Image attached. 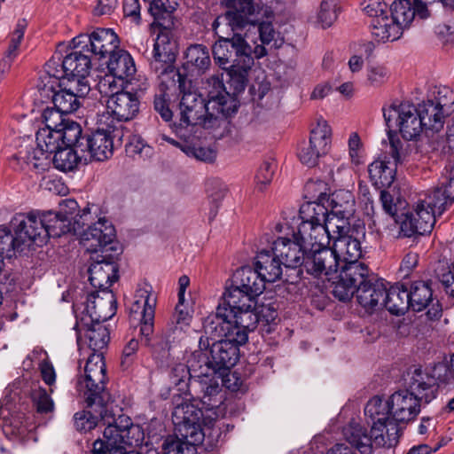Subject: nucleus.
Wrapping results in <instances>:
<instances>
[{"label": "nucleus", "instance_id": "nucleus-56", "mask_svg": "<svg viewBox=\"0 0 454 454\" xmlns=\"http://www.w3.org/2000/svg\"><path fill=\"white\" fill-rule=\"evenodd\" d=\"M449 115L454 111V91L447 86L435 87L433 98L428 99Z\"/></svg>", "mask_w": 454, "mask_h": 454}, {"label": "nucleus", "instance_id": "nucleus-14", "mask_svg": "<svg viewBox=\"0 0 454 454\" xmlns=\"http://www.w3.org/2000/svg\"><path fill=\"white\" fill-rule=\"evenodd\" d=\"M157 299L150 286L138 288L129 308V317L132 325L140 326V334L149 340L153 332V322Z\"/></svg>", "mask_w": 454, "mask_h": 454}, {"label": "nucleus", "instance_id": "nucleus-27", "mask_svg": "<svg viewBox=\"0 0 454 454\" xmlns=\"http://www.w3.org/2000/svg\"><path fill=\"white\" fill-rule=\"evenodd\" d=\"M388 402L395 424H408L419 415L420 400L408 390H399L392 394Z\"/></svg>", "mask_w": 454, "mask_h": 454}, {"label": "nucleus", "instance_id": "nucleus-37", "mask_svg": "<svg viewBox=\"0 0 454 454\" xmlns=\"http://www.w3.org/2000/svg\"><path fill=\"white\" fill-rule=\"evenodd\" d=\"M232 284L244 293L259 296L265 290L266 283L254 268L244 266L237 270L232 277Z\"/></svg>", "mask_w": 454, "mask_h": 454}, {"label": "nucleus", "instance_id": "nucleus-30", "mask_svg": "<svg viewBox=\"0 0 454 454\" xmlns=\"http://www.w3.org/2000/svg\"><path fill=\"white\" fill-rule=\"evenodd\" d=\"M110 129V126L106 129L104 128L98 129L86 138V143L83 144L81 151H87L90 159L97 161H104L109 159L114 153V142Z\"/></svg>", "mask_w": 454, "mask_h": 454}, {"label": "nucleus", "instance_id": "nucleus-3", "mask_svg": "<svg viewBox=\"0 0 454 454\" xmlns=\"http://www.w3.org/2000/svg\"><path fill=\"white\" fill-rule=\"evenodd\" d=\"M327 215L328 209L323 204L307 202L301 207L299 215L291 212L288 217L276 223L274 231L292 237L296 233L309 250L324 247L333 241L336 232L346 228L343 220Z\"/></svg>", "mask_w": 454, "mask_h": 454}, {"label": "nucleus", "instance_id": "nucleus-47", "mask_svg": "<svg viewBox=\"0 0 454 454\" xmlns=\"http://www.w3.org/2000/svg\"><path fill=\"white\" fill-rule=\"evenodd\" d=\"M256 297L258 296L244 293L242 289L231 284L224 294V303L223 305H225V307L228 308L229 313L231 314L233 310L254 307V300Z\"/></svg>", "mask_w": 454, "mask_h": 454}, {"label": "nucleus", "instance_id": "nucleus-60", "mask_svg": "<svg viewBox=\"0 0 454 454\" xmlns=\"http://www.w3.org/2000/svg\"><path fill=\"white\" fill-rule=\"evenodd\" d=\"M231 315V319L233 321V323L247 329L248 331L254 330L259 321V317L254 311V307L233 310Z\"/></svg>", "mask_w": 454, "mask_h": 454}, {"label": "nucleus", "instance_id": "nucleus-52", "mask_svg": "<svg viewBox=\"0 0 454 454\" xmlns=\"http://www.w3.org/2000/svg\"><path fill=\"white\" fill-rule=\"evenodd\" d=\"M59 134L61 145L83 147V143L79 141L82 136V128L76 121L67 120L59 129Z\"/></svg>", "mask_w": 454, "mask_h": 454}, {"label": "nucleus", "instance_id": "nucleus-40", "mask_svg": "<svg viewBox=\"0 0 454 454\" xmlns=\"http://www.w3.org/2000/svg\"><path fill=\"white\" fill-rule=\"evenodd\" d=\"M40 221L45 228L47 239L49 238H58L63 234L76 231V227H73L71 222L61 216L59 212L39 211Z\"/></svg>", "mask_w": 454, "mask_h": 454}, {"label": "nucleus", "instance_id": "nucleus-50", "mask_svg": "<svg viewBox=\"0 0 454 454\" xmlns=\"http://www.w3.org/2000/svg\"><path fill=\"white\" fill-rule=\"evenodd\" d=\"M51 163L61 171H71L74 169L78 164L79 157L72 147L61 145L59 149L55 151Z\"/></svg>", "mask_w": 454, "mask_h": 454}, {"label": "nucleus", "instance_id": "nucleus-45", "mask_svg": "<svg viewBox=\"0 0 454 454\" xmlns=\"http://www.w3.org/2000/svg\"><path fill=\"white\" fill-rule=\"evenodd\" d=\"M81 327H85L84 337L89 347L96 353L106 347L109 341V333L102 322L90 321L83 322Z\"/></svg>", "mask_w": 454, "mask_h": 454}, {"label": "nucleus", "instance_id": "nucleus-6", "mask_svg": "<svg viewBox=\"0 0 454 454\" xmlns=\"http://www.w3.org/2000/svg\"><path fill=\"white\" fill-rule=\"evenodd\" d=\"M233 31L231 38L220 36L213 45L214 59L223 69L238 67L247 72L253 66L254 59L265 57L268 52L262 45H250L240 30Z\"/></svg>", "mask_w": 454, "mask_h": 454}, {"label": "nucleus", "instance_id": "nucleus-19", "mask_svg": "<svg viewBox=\"0 0 454 454\" xmlns=\"http://www.w3.org/2000/svg\"><path fill=\"white\" fill-rule=\"evenodd\" d=\"M356 293L358 303L367 311H375L384 308V297L386 293V284L382 279H372L369 274L363 277L361 280L354 281V288L348 298L339 299L340 301H348Z\"/></svg>", "mask_w": 454, "mask_h": 454}, {"label": "nucleus", "instance_id": "nucleus-42", "mask_svg": "<svg viewBox=\"0 0 454 454\" xmlns=\"http://www.w3.org/2000/svg\"><path fill=\"white\" fill-rule=\"evenodd\" d=\"M416 106L425 130L438 132L442 129L444 119L447 116L442 110L438 108L428 99Z\"/></svg>", "mask_w": 454, "mask_h": 454}, {"label": "nucleus", "instance_id": "nucleus-12", "mask_svg": "<svg viewBox=\"0 0 454 454\" xmlns=\"http://www.w3.org/2000/svg\"><path fill=\"white\" fill-rule=\"evenodd\" d=\"M347 441L361 454H372L374 447H392L399 427H344Z\"/></svg>", "mask_w": 454, "mask_h": 454}, {"label": "nucleus", "instance_id": "nucleus-26", "mask_svg": "<svg viewBox=\"0 0 454 454\" xmlns=\"http://www.w3.org/2000/svg\"><path fill=\"white\" fill-rule=\"evenodd\" d=\"M117 301L110 290H98L88 295L85 311L90 321L105 322L116 313Z\"/></svg>", "mask_w": 454, "mask_h": 454}, {"label": "nucleus", "instance_id": "nucleus-39", "mask_svg": "<svg viewBox=\"0 0 454 454\" xmlns=\"http://www.w3.org/2000/svg\"><path fill=\"white\" fill-rule=\"evenodd\" d=\"M231 315L225 305H219L215 313L208 315L203 320V330L211 339L223 337L231 329Z\"/></svg>", "mask_w": 454, "mask_h": 454}, {"label": "nucleus", "instance_id": "nucleus-43", "mask_svg": "<svg viewBox=\"0 0 454 454\" xmlns=\"http://www.w3.org/2000/svg\"><path fill=\"white\" fill-rule=\"evenodd\" d=\"M384 308L391 314H403L410 308L408 290L403 286H386Z\"/></svg>", "mask_w": 454, "mask_h": 454}, {"label": "nucleus", "instance_id": "nucleus-5", "mask_svg": "<svg viewBox=\"0 0 454 454\" xmlns=\"http://www.w3.org/2000/svg\"><path fill=\"white\" fill-rule=\"evenodd\" d=\"M349 226L343 231L335 233L333 239V249L340 262L341 270L337 281L333 282V295L338 299L348 298L354 288V281L361 280L369 273L368 267L358 260L363 254L360 241L348 235Z\"/></svg>", "mask_w": 454, "mask_h": 454}, {"label": "nucleus", "instance_id": "nucleus-34", "mask_svg": "<svg viewBox=\"0 0 454 454\" xmlns=\"http://www.w3.org/2000/svg\"><path fill=\"white\" fill-rule=\"evenodd\" d=\"M364 417L367 426H393L395 424L388 402L375 395L364 407Z\"/></svg>", "mask_w": 454, "mask_h": 454}, {"label": "nucleus", "instance_id": "nucleus-21", "mask_svg": "<svg viewBox=\"0 0 454 454\" xmlns=\"http://www.w3.org/2000/svg\"><path fill=\"white\" fill-rule=\"evenodd\" d=\"M279 236L272 242L271 247L277 254L283 266L286 268H297L305 264L309 249L305 248L300 238L295 234L285 235L278 233Z\"/></svg>", "mask_w": 454, "mask_h": 454}, {"label": "nucleus", "instance_id": "nucleus-23", "mask_svg": "<svg viewBox=\"0 0 454 454\" xmlns=\"http://www.w3.org/2000/svg\"><path fill=\"white\" fill-rule=\"evenodd\" d=\"M410 308L413 311L427 309V317L430 320L438 319L442 316L439 301L433 297V291L428 283L416 281L408 291Z\"/></svg>", "mask_w": 454, "mask_h": 454}, {"label": "nucleus", "instance_id": "nucleus-10", "mask_svg": "<svg viewBox=\"0 0 454 454\" xmlns=\"http://www.w3.org/2000/svg\"><path fill=\"white\" fill-rule=\"evenodd\" d=\"M383 116L387 125L395 124L405 140H417L425 130L417 106L409 101H396L383 108Z\"/></svg>", "mask_w": 454, "mask_h": 454}, {"label": "nucleus", "instance_id": "nucleus-25", "mask_svg": "<svg viewBox=\"0 0 454 454\" xmlns=\"http://www.w3.org/2000/svg\"><path fill=\"white\" fill-rule=\"evenodd\" d=\"M116 254H98L89 268V280L91 286L98 290H109L117 279V265L114 262Z\"/></svg>", "mask_w": 454, "mask_h": 454}, {"label": "nucleus", "instance_id": "nucleus-13", "mask_svg": "<svg viewBox=\"0 0 454 454\" xmlns=\"http://www.w3.org/2000/svg\"><path fill=\"white\" fill-rule=\"evenodd\" d=\"M10 228L23 252L34 244L42 246L47 241V232L40 221L39 210L15 214L10 221Z\"/></svg>", "mask_w": 454, "mask_h": 454}, {"label": "nucleus", "instance_id": "nucleus-20", "mask_svg": "<svg viewBox=\"0 0 454 454\" xmlns=\"http://www.w3.org/2000/svg\"><path fill=\"white\" fill-rule=\"evenodd\" d=\"M201 360L208 367V373L218 372L222 370L233 367L239 358V348L230 340H220L215 341L210 348V357L201 353Z\"/></svg>", "mask_w": 454, "mask_h": 454}, {"label": "nucleus", "instance_id": "nucleus-46", "mask_svg": "<svg viewBox=\"0 0 454 454\" xmlns=\"http://www.w3.org/2000/svg\"><path fill=\"white\" fill-rule=\"evenodd\" d=\"M174 319L175 325L168 329L166 334L168 342H175L181 340L190 325L192 320L191 309L184 305V301L181 302L178 300Z\"/></svg>", "mask_w": 454, "mask_h": 454}, {"label": "nucleus", "instance_id": "nucleus-11", "mask_svg": "<svg viewBox=\"0 0 454 454\" xmlns=\"http://www.w3.org/2000/svg\"><path fill=\"white\" fill-rule=\"evenodd\" d=\"M48 80L43 90L52 93L54 106L67 114L75 112L90 90L88 82L58 80L54 82V79Z\"/></svg>", "mask_w": 454, "mask_h": 454}, {"label": "nucleus", "instance_id": "nucleus-64", "mask_svg": "<svg viewBox=\"0 0 454 454\" xmlns=\"http://www.w3.org/2000/svg\"><path fill=\"white\" fill-rule=\"evenodd\" d=\"M182 151L188 156L205 162H212L216 157L215 152L209 147H203L195 145H185L181 147Z\"/></svg>", "mask_w": 454, "mask_h": 454}, {"label": "nucleus", "instance_id": "nucleus-55", "mask_svg": "<svg viewBox=\"0 0 454 454\" xmlns=\"http://www.w3.org/2000/svg\"><path fill=\"white\" fill-rule=\"evenodd\" d=\"M186 64L204 71L210 66V57L206 47L196 44L190 46L185 53Z\"/></svg>", "mask_w": 454, "mask_h": 454}, {"label": "nucleus", "instance_id": "nucleus-48", "mask_svg": "<svg viewBox=\"0 0 454 454\" xmlns=\"http://www.w3.org/2000/svg\"><path fill=\"white\" fill-rule=\"evenodd\" d=\"M389 14L404 32L415 19V6L409 0L394 1L389 9Z\"/></svg>", "mask_w": 454, "mask_h": 454}, {"label": "nucleus", "instance_id": "nucleus-1", "mask_svg": "<svg viewBox=\"0 0 454 454\" xmlns=\"http://www.w3.org/2000/svg\"><path fill=\"white\" fill-rule=\"evenodd\" d=\"M106 380L103 355L92 353L86 362L84 375L77 381V390L89 408L74 414L77 426H134L121 408L110 403V396L106 391Z\"/></svg>", "mask_w": 454, "mask_h": 454}, {"label": "nucleus", "instance_id": "nucleus-15", "mask_svg": "<svg viewBox=\"0 0 454 454\" xmlns=\"http://www.w3.org/2000/svg\"><path fill=\"white\" fill-rule=\"evenodd\" d=\"M114 239L115 230L112 223L105 217H100L82 233L81 244L91 254L101 252V254H106L115 252V254H118Z\"/></svg>", "mask_w": 454, "mask_h": 454}, {"label": "nucleus", "instance_id": "nucleus-36", "mask_svg": "<svg viewBox=\"0 0 454 454\" xmlns=\"http://www.w3.org/2000/svg\"><path fill=\"white\" fill-rule=\"evenodd\" d=\"M370 27L372 36L378 43L397 41L403 34L389 12L381 18L372 20Z\"/></svg>", "mask_w": 454, "mask_h": 454}, {"label": "nucleus", "instance_id": "nucleus-49", "mask_svg": "<svg viewBox=\"0 0 454 454\" xmlns=\"http://www.w3.org/2000/svg\"><path fill=\"white\" fill-rule=\"evenodd\" d=\"M368 173L372 184L378 187L390 186L395 180V169L381 160L372 162L368 167Z\"/></svg>", "mask_w": 454, "mask_h": 454}, {"label": "nucleus", "instance_id": "nucleus-29", "mask_svg": "<svg viewBox=\"0 0 454 454\" xmlns=\"http://www.w3.org/2000/svg\"><path fill=\"white\" fill-rule=\"evenodd\" d=\"M139 100L130 92L124 91L114 95L106 100L107 114L119 121L133 119L138 113Z\"/></svg>", "mask_w": 454, "mask_h": 454}, {"label": "nucleus", "instance_id": "nucleus-9", "mask_svg": "<svg viewBox=\"0 0 454 454\" xmlns=\"http://www.w3.org/2000/svg\"><path fill=\"white\" fill-rule=\"evenodd\" d=\"M225 22L232 30H240L247 42H252L254 47L270 43L275 40L277 32L270 22L255 23L248 20L243 13L235 10L228 11L223 16L218 17L213 23L215 34H218L220 23Z\"/></svg>", "mask_w": 454, "mask_h": 454}, {"label": "nucleus", "instance_id": "nucleus-33", "mask_svg": "<svg viewBox=\"0 0 454 454\" xmlns=\"http://www.w3.org/2000/svg\"><path fill=\"white\" fill-rule=\"evenodd\" d=\"M201 352L193 351L189 355L186 364H176L171 370V379L176 385L184 382L186 380L193 379L207 375L208 367L203 364L201 360Z\"/></svg>", "mask_w": 454, "mask_h": 454}, {"label": "nucleus", "instance_id": "nucleus-59", "mask_svg": "<svg viewBox=\"0 0 454 454\" xmlns=\"http://www.w3.org/2000/svg\"><path fill=\"white\" fill-rule=\"evenodd\" d=\"M148 3V11L154 18L158 26L163 27L160 22V19L170 17L173 11L176 10V3L170 0H145Z\"/></svg>", "mask_w": 454, "mask_h": 454}, {"label": "nucleus", "instance_id": "nucleus-63", "mask_svg": "<svg viewBox=\"0 0 454 454\" xmlns=\"http://www.w3.org/2000/svg\"><path fill=\"white\" fill-rule=\"evenodd\" d=\"M64 112L59 111L55 106L54 108H46L43 113V120L45 127L43 129H49L51 130H59L66 123L68 119L64 118Z\"/></svg>", "mask_w": 454, "mask_h": 454}, {"label": "nucleus", "instance_id": "nucleus-28", "mask_svg": "<svg viewBox=\"0 0 454 454\" xmlns=\"http://www.w3.org/2000/svg\"><path fill=\"white\" fill-rule=\"evenodd\" d=\"M176 59L175 43L171 42V32L164 27L158 34L153 45L152 67L161 74L173 72L172 63Z\"/></svg>", "mask_w": 454, "mask_h": 454}, {"label": "nucleus", "instance_id": "nucleus-31", "mask_svg": "<svg viewBox=\"0 0 454 454\" xmlns=\"http://www.w3.org/2000/svg\"><path fill=\"white\" fill-rule=\"evenodd\" d=\"M254 265L265 283L275 282L282 276L283 265L271 247L270 249H262L257 253Z\"/></svg>", "mask_w": 454, "mask_h": 454}, {"label": "nucleus", "instance_id": "nucleus-7", "mask_svg": "<svg viewBox=\"0 0 454 454\" xmlns=\"http://www.w3.org/2000/svg\"><path fill=\"white\" fill-rule=\"evenodd\" d=\"M66 46L59 44L53 58L46 64L47 76L44 79L65 81L88 82L86 77L90 74L91 60L85 49H79L70 43L73 51L67 53L60 61L62 51Z\"/></svg>", "mask_w": 454, "mask_h": 454}, {"label": "nucleus", "instance_id": "nucleus-57", "mask_svg": "<svg viewBox=\"0 0 454 454\" xmlns=\"http://www.w3.org/2000/svg\"><path fill=\"white\" fill-rule=\"evenodd\" d=\"M125 79H119L116 75L109 73L105 74L98 82V90L102 96L110 97L124 92Z\"/></svg>", "mask_w": 454, "mask_h": 454}, {"label": "nucleus", "instance_id": "nucleus-62", "mask_svg": "<svg viewBox=\"0 0 454 454\" xmlns=\"http://www.w3.org/2000/svg\"><path fill=\"white\" fill-rule=\"evenodd\" d=\"M337 15L335 0H323L317 13V20L321 27L323 28L331 27L337 20Z\"/></svg>", "mask_w": 454, "mask_h": 454}, {"label": "nucleus", "instance_id": "nucleus-54", "mask_svg": "<svg viewBox=\"0 0 454 454\" xmlns=\"http://www.w3.org/2000/svg\"><path fill=\"white\" fill-rule=\"evenodd\" d=\"M27 21L25 20H19L14 30L10 34L9 46L6 51L4 63L9 67L11 62L19 54L20 43L24 38L25 30L27 27Z\"/></svg>", "mask_w": 454, "mask_h": 454}, {"label": "nucleus", "instance_id": "nucleus-44", "mask_svg": "<svg viewBox=\"0 0 454 454\" xmlns=\"http://www.w3.org/2000/svg\"><path fill=\"white\" fill-rule=\"evenodd\" d=\"M202 410L192 403H184L177 405L172 413L173 426H207Z\"/></svg>", "mask_w": 454, "mask_h": 454}, {"label": "nucleus", "instance_id": "nucleus-41", "mask_svg": "<svg viewBox=\"0 0 454 454\" xmlns=\"http://www.w3.org/2000/svg\"><path fill=\"white\" fill-rule=\"evenodd\" d=\"M215 427H180L181 438L187 445L197 449L198 445L204 444L206 448H212L217 442L219 434L212 436Z\"/></svg>", "mask_w": 454, "mask_h": 454}, {"label": "nucleus", "instance_id": "nucleus-53", "mask_svg": "<svg viewBox=\"0 0 454 454\" xmlns=\"http://www.w3.org/2000/svg\"><path fill=\"white\" fill-rule=\"evenodd\" d=\"M36 145L51 157L61 146L59 130L40 129L36 133Z\"/></svg>", "mask_w": 454, "mask_h": 454}, {"label": "nucleus", "instance_id": "nucleus-58", "mask_svg": "<svg viewBox=\"0 0 454 454\" xmlns=\"http://www.w3.org/2000/svg\"><path fill=\"white\" fill-rule=\"evenodd\" d=\"M30 397L39 413H50L54 410V402L50 394L41 386L35 385L31 389Z\"/></svg>", "mask_w": 454, "mask_h": 454}, {"label": "nucleus", "instance_id": "nucleus-8", "mask_svg": "<svg viewBox=\"0 0 454 454\" xmlns=\"http://www.w3.org/2000/svg\"><path fill=\"white\" fill-rule=\"evenodd\" d=\"M438 382L449 383L446 364H438L427 368L414 367L408 372L406 390L421 402L429 403L435 398Z\"/></svg>", "mask_w": 454, "mask_h": 454}, {"label": "nucleus", "instance_id": "nucleus-38", "mask_svg": "<svg viewBox=\"0 0 454 454\" xmlns=\"http://www.w3.org/2000/svg\"><path fill=\"white\" fill-rule=\"evenodd\" d=\"M107 68L109 73L116 75L119 79H125L126 82H130L137 71L133 58L122 49H118L110 55Z\"/></svg>", "mask_w": 454, "mask_h": 454}, {"label": "nucleus", "instance_id": "nucleus-2", "mask_svg": "<svg viewBox=\"0 0 454 454\" xmlns=\"http://www.w3.org/2000/svg\"><path fill=\"white\" fill-rule=\"evenodd\" d=\"M178 82L182 98L179 104L180 125L184 127L200 125L205 129L219 127L225 118L237 111L234 98L226 91L223 80L218 75L211 76L207 100L197 92L185 90V82L178 74Z\"/></svg>", "mask_w": 454, "mask_h": 454}, {"label": "nucleus", "instance_id": "nucleus-18", "mask_svg": "<svg viewBox=\"0 0 454 454\" xmlns=\"http://www.w3.org/2000/svg\"><path fill=\"white\" fill-rule=\"evenodd\" d=\"M388 154L396 168H418L427 160V152L418 140L402 141L393 136H389Z\"/></svg>", "mask_w": 454, "mask_h": 454}, {"label": "nucleus", "instance_id": "nucleus-61", "mask_svg": "<svg viewBox=\"0 0 454 454\" xmlns=\"http://www.w3.org/2000/svg\"><path fill=\"white\" fill-rule=\"evenodd\" d=\"M163 454H197V449L187 445L183 439L168 436L162 444Z\"/></svg>", "mask_w": 454, "mask_h": 454}, {"label": "nucleus", "instance_id": "nucleus-35", "mask_svg": "<svg viewBox=\"0 0 454 454\" xmlns=\"http://www.w3.org/2000/svg\"><path fill=\"white\" fill-rule=\"evenodd\" d=\"M331 211H328L329 218L343 220L347 229L349 225L348 218L355 212V197L348 190H338L331 195Z\"/></svg>", "mask_w": 454, "mask_h": 454}, {"label": "nucleus", "instance_id": "nucleus-24", "mask_svg": "<svg viewBox=\"0 0 454 454\" xmlns=\"http://www.w3.org/2000/svg\"><path fill=\"white\" fill-rule=\"evenodd\" d=\"M10 164L17 170L40 174L51 167V157L37 145H21L19 152L11 158Z\"/></svg>", "mask_w": 454, "mask_h": 454}, {"label": "nucleus", "instance_id": "nucleus-32", "mask_svg": "<svg viewBox=\"0 0 454 454\" xmlns=\"http://www.w3.org/2000/svg\"><path fill=\"white\" fill-rule=\"evenodd\" d=\"M221 375L222 373L218 372L208 373V375L197 377L195 380V381H198L200 384L202 393L200 401L203 404V408L207 411H212L214 408H217L223 403V395L220 385Z\"/></svg>", "mask_w": 454, "mask_h": 454}, {"label": "nucleus", "instance_id": "nucleus-17", "mask_svg": "<svg viewBox=\"0 0 454 454\" xmlns=\"http://www.w3.org/2000/svg\"><path fill=\"white\" fill-rule=\"evenodd\" d=\"M79 49H85L98 60L108 59L119 49L117 35L110 28H97L90 35H80L72 40Z\"/></svg>", "mask_w": 454, "mask_h": 454}, {"label": "nucleus", "instance_id": "nucleus-16", "mask_svg": "<svg viewBox=\"0 0 454 454\" xmlns=\"http://www.w3.org/2000/svg\"><path fill=\"white\" fill-rule=\"evenodd\" d=\"M332 128L325 120H319L311 130L309 140L304 143L298 152L301 162L308 167L317 165L319 158L325 155L330 149Z\"/></svg>", "mask_w": 454, "mask_h": 454}, {"label": "nucleus", "instance_id": "nucleus-22", "mask_svg": "<svg viewBox=\"0 0 454 454\" xmlns=\"http://www.w3.org/2000/svg\"><path fill=\"white\" fill-rule=\"evenodd\" d=\"M340 263L333 247L325 246L309 250L304 265L308 273L318 278L325 277L327 280H331L337 273Z\"/></svg>", "mask_w": 454, "mask_h": 454}, {"label": "nucleus", "instance_id": "nucleus-51", "mask_svg": "<svg viewBox=\"0 0 454 454\" xmlns=\"http://www.w3.org/2000/svg\"><path fill=\"white\" fill-rule=\"evenodd\" d=\"M23 250L17 242V238L11 228L5 225H0V254L6 259H12L17 253H22Z\"/></svg>", "mask_w": 454, "mask_h": 454}, {"label": "nucleus", "instance_id": "nucleus-4", "mask_svg": "<svg viewBox=\"0 0 454 454\" xmlns=\"http://www.w3.org/2000/svg\"><path fill=\"white\" fill-rule=\"evenodd\" d=\"M454 202V178L445 176L437 187L419 195L413 209L396 215L395 223L404 237L430 233L436 215H441Z\"/></svg>", "mask_w": 454, "mask_h": 454}]
</instances>
